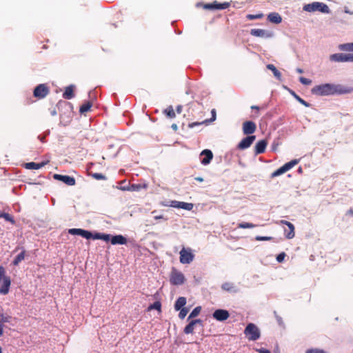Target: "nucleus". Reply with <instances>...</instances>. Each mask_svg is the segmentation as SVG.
Returning a JSON list of instances; mask_svg holds the SVG:
<instances>
[{
	"label": "nucleus",
	"instance_id": "338daca9",
	"mask_svg": "<svg viewBox=\"0 0 353 353\" xmlns=\"http://www.w3.org/2000/svg\"><path fill=\"white\" fill-rule=\"evenodd\" d=\"M154 218L157 219H161V218H163V216H157Z\"/></svg>",
	"mask_w": 353,
	"mask_h": 353
},
{
	"label": "nucleus",
	"instance_id": "7c9ffc66",
	"mask_svg": "<svg viewBox=\"0 0 353 353\" xmlns=\"http://www.w3.org/2000/svg\"><path fill=\"white\" fill-rule=\"evenodd\" d=\"M230 3L224 2L223 3H217L216 1L213 2V10H224L230 6Z\"/></svg>",
	"mask_w": 353,
	"mask_h": 353
},
{
	"label": "nucleus",
	"instance_id": "49530a36",
	"mask_svg": "<svg viewBox=\"0 0 353 353\" xmlns=\"http://www.w3.org/2000/svg\"><path fill=\"white\" fill-rule=\"evenodd\" d=\"M286 254L285 252H281L279 254L277 255L276 256V261L279 262V263H281L283 261L285 257Z\"/></svg>",
	"mask_w": 353,
	"mask_h": 353
},
{
	"label": "nucleus",
	"instance_id": "de8ad7c7",
	"mask_svg": "<svg viewBox=\"0 0 353 353\" xmlns=\"http://www.w3.org/2000/svg\"><path fill=\"white\" fill-rule=\"evenodd\" d=\"M272 238L270 236H256L255 239L256 241H270Z\"/></svg>",
	"mask_w": 353,
	"mask_h": 353
},
{
	"label": "nucleus",
	"instance_id": "a878e982",
	"mask_svg": "<svg viewBox=\"0 0 353 353\" xmlns=\"http://www.w3.org/2000/svg\"><path fill=\"white\" fill-rule=\"evenodd\" d=\"M186 304V298L183 296H181L178 298L174 303V309L176 311L180 310L183 308L185 305Z\"/></svg>",
	"mask_w": 353,
	"mask_h": 353
},
{
	"label": "nucleus",
	"instance_id": "37998d69",
	"mask_svg": "<svg viewBox=\"0 0 353 353\" xmlns=\"http://www.w3.org/2000/svg\"><path fill=\"white\" fill-rule=\"evenodd\" d=\"M294 97L296 98V99L299 102L301 103V104H303V105H305V107H309L310 106V104L305 101V100H303V99H301L299 96H298L297 94H294Z\"/></svg>",
	"mask_w": 353,
	"mask_h": 353
},
{
	"label": "nucleus",
	"instance_id": "72a5a7b5",
	"mask_svg": "<svg viewBox=\"0 0 353 353\" xmlns=\"http://www.w3.org/2000/svg\"><path fill=\"white\" fill-rule=\"evenodd\" d=\"M0 218H3L6 221L11 223L12 225L15 224V221L12 216L8 213L3 212L0 214Z\"/></svg>",
	"mask_w": 353,
	"mask_h": 353
},
{
	"label": "nucleus",
	"instance_id": "774afa93",
	"mask_svg": "<svg viewBox=\"0 0 353 353\" xmlns=\"http://www.w3.org/2000/svg\"><path fill=\"white\" fill-rule=\"evenodd\" d=\"M56 114H57V113H56V111H55V110H54L53 112H52V115H55Z\"/></svg>",
	"mask_w": 353,
	"mask_h": 353
},
{
	"label": "nucleus",
	"instance_id": "dca6fc26",
	"mask_svg": "<svg viewBox=\"0 0 353 353\" xmlns=\"http://www.w3.org/2000/svg\"><path fill=\"white\" fill-rule=\"evenodd\" d=\"M196 324L202 325L201 319L192 320L184 328L183 332L186 334L194 333V326Z\"/></svg>",
	"mask_w": 353,
	"mask_h": 353
},
{
	"label": "nucleus",
	"instance_id": "6e6d98bb",
	"mask_svg": "<svg viewBox=\"0 0 353 353\" xmlns=\"http://www.w3.org/2000/svg\"><path fill=\"white\" fill-rule=\"evenodd\" d=\"M176 111L178 113H181V111H182V106L181 105H179L177 108H176Z\"/></svg>",
	"mask_w": 353,
	"mask_h": 353
},
{
	"label": "nucleus",
	"instance_id": "13d9d810",
	"mask_svg": "<svg viewBox=\"0 0 353 353\" xmlns=\"http://www.w3.org/2000/svg\"><path fill=\"white\" fill-rule=\"evenodd\" d=\"M195 180H196V181H198L199 182L203 181V179L202 177H200V176L196 177Z\"/></svg>",
	"mask_w": 353,
	"mask_h": 353
},
{
	"label": "nucleus",
	"instance_id": "3c124183",
	"mask_svg": "<svg viewBox=\"0 0 353 353\" xmlns=\"http://www.w3.org/2000/svg\"><path fill=\"white\" fill-rule=\"evenodd\" d=\"M259 353H271V352L268 350L261 348L258 350Z\"/></svg>",
	"mask_w": 353,
	"mask_h": 353
},
{
	"label": "nucleus",
	"instance_id": "c756f323",
	"mask_svg": "<svg viewBox=\"0 0 353 353\" xmlns=\"http://www.w3.org/2000/svg\"><path fill=\"white\" fill-rule=\"evenodd\" d=\"M267 68L273 72L274 77L277 79L281 80V73L276 69V68L273 64H268Z\"/></svg>",
	"mask_w": 353,
	"mask_h": 353
},
{
	"label": "nucleus",
	"instance_id": "f257e3e1",
	"mask_svg": "<svg viewBox=\"0 0 353 353\" xmlns=\"http://www.w3.org/2000/svg\"><path fill=\"white\" fill-rule=\"evenodd\" d=\"M351 92L350 89L343 88L340 85L325 83L312 88V93L318 96H326L335 94H345Z\"/></svg>",
	"mask_w": 353,
	"mask_h": 353
},
{
	"label": "nucleus",
	"instance_id": "8fccbe9b",
	"mask_svg": "<svg viewBox=\"0 0 353 353\" xmlns=\"http://www.w3.org/2000/svg\"><path fill=\"white\" fill-rule=\"evenodd\" d=\"M201 123H199V122H192V123H190L188 124V127L190 128H194V127H195L196 125H201Z\"/></svg>",
	"mask_w": 353,
	"mask_h": 353
},
{
	"label": "nucleus",
	"instance_id": "9d476101",
	"mask_svg": "<svg viewBox=\"0 0 353 353\" xmlns=\"http://www.w3.org/2000/svg\"><path fill=\"white\" fill-rule=\"evenodd\" d=\"M68 233L72 235L81 236L86 239H90L92 236V233L91 232L81 228L69 229Z\"/></svg>",
	"mask_w": 353,
	"mask_h": 353
},
{
	"label": "nucleus",
	"instance_id": "6ab92c4d",
	"mask_svg": "<svg viewBox=\"0 0 353 353\" xmlns=\"http://www.w3.org/2000/svg\"><path fill=\"white\" fill-rule=\"evenodd\" d=\"M268 145V141L265 139L260 140L256 143L254 147V153L255 154H260L265 152L266 146Z\"/></svg>",
	"mask_w": 353,
	"mask_h": 353
},
{
	"label": "nucleus",
	"instance_id": "39448f33",
	"mask_svg": "<svg viewBox=\"0 0 353 353\" xmlns=\"http://www.w3.org/2000/svg\"><path fill=\"white\" fill-rule=\"evenodd\" d=\"M299 160L298 159H293L290 161V162L286 163L283 166L275 170L271 174V178H274L276 176H278L281 174H284L287 171L292 169L294 166H295L298 163Z\"/></svg>",
	"mask_w": 353,
	"mask_h": 353
},
{
	"label": "nucleus",
	"instance_id": "09e8293b",
	"mask_svg": "<svg viewBox=\"0 0 353 353\" xmlns=\"http://www.w3.org/2000/svg\"><path fill=\"white\" fill-rule=\"evenodd\" d=\"M203 8L207 10H213V3L205 4Z\"/></svg>",
	"mask_w": 353,
	"mask_h": 353
},
{
	"label": "nucleus",
	"instance_id": "864d4df0",
	"mask_svg": "<svg viewBox=\"0 0 353 353\" xmlns=\"http://www.w3.org/2000/svg\"><path fill=\"white\" fill-rule=\"evenodd\" d=\"M3 327H4V325H3L0 323V336H1L3 334Z\"/></svg>",
	"mask_w": 353,
	"mask_h": 353
},
{
	"label": "nucleus",
	"instance_id": "f03ea898",
	"mask_svg": "<svg viewBox=\"0 0 353 353\" xmlns=\"http://www.w3.org/2000/svg\"><path fill=\"white\" fill-rule=\"evenodd\" d=\"M244 334L249 341H256L260 338L259 329L254 323H250L244 330Z\"/></svg>",
	"mask_w": 353,
	"mask_h": 353
},
{
	"label": "nucleus",
	"instance_id": "473e14b6",
	"mask_svg": "<svg viewBox=\"0 0 353 353\" xmlns=\"http://www.w3.org/2000/svg\"><path fill=\"white\" fill-rule=\"evenodd\" d=\"M26 251L23 250L20 252L13 260L12 264L14 265H18L19 263L25 259Z\"/></svg>",
	"mask_w": 353,
	"mask_h": 353
},
{
	"label": "nucleus",
	"instance_id": "ddd939ff",
	"mask_svg": "<svg viewBox=\"0 0 353 353\" xmlns=\"http://www.w3.org/2000/svg\"><path fill=\"white\" fill-rule=\"evenodd\" d=\"M256 129V124L251 121H245L243 123V131L245 134H252Z\"/></svg>",
	"mask_w": 353,
	"mask_h": 353
},
{
	"label": "nucleus",
	"instance_id": "0e129e2a",
	"mask_svg": "<svg viewBox=\"0 0 353 353\" xmlns=\"http://www.w3.org/2000/svg\"><path fill=\"white\" fill-rule=\"evenodd\" d=\"M39 138L40 139L41 141H42V142L45 141V137H39Z\"/></svg>",
	"mask_w": 353,
	"mask_h": 353
},
{
	"label": "nucleus",
	"instance_id": "aec40b11",
	"mask_svg": "<svg viewBox=\"0 0 353 353\" xmlns=\"http://www.w3.org/2000/svg\"><path fill=\"white\" fill-rule=\"evenodd\" d=\"M201 156H204V158H203L201 161V163L203 165L209 164L213 158V154L212 151L207 149L201 152Z\"/></svg>",
	"mask_w": 353,
	"mask_h": 353
},
{
	"label": "nucleus",
	"instance_id": "a18cd8bd",
	"mask_svg": "<svg viewBox=\"0 0 353 353\" xmlns=\"http://www.w3.org/2000/svg\"><path fill=\"white\" fill-rule=\"evenodd\" d=\"M299 81L303 85H310L312 83V80L305 78L303 77H301L299 78Z\"/></svg>",
	"mask_w": 353,
	"mask_h": 353
},
{
	"label": "nucleus",
	"instance_id": "69168bd1",
	"mask_svg": "<svg viewBox=\"0 0 353 353\" xmlns=\"http://www.w3.org/2000/svg\"><path fill=\"white\" fill-rule=\"evenodd\" d=\"M276 319H277V320H278V321H279V323H281V317L276 316Z\"/></svg>",
	"mask_w": 353,
	"mask_h": 353
},
{
	"label": "nucleus",
	"instance_id": "680f3d73",
	"mask_svg": "<svg viewBox=\"0 0 353 353\" xmlns=\"http://www.w3.org/2000/svg\"><path fill=\"white\" fill-rule=\"evenodd\" d=\"M121 190H130V188H125V187H121L120 188Z\"/></svg>",
	"mask_w": 353,
	"mask_h": 353
},
{
	"label": "nucleus",
	"instance_id": "c85d7f7f",
	"mask_svg": "<svg viewBox=\"0 0 353 353\" xmlns=\"http://www.w3.org/2000/svg\"><path fill=\"white\" fill-rule=\"evenodd\" d=\"M92 103L91 101H87V102L84 103L83 104H82L80 106V108H79L80 113L81 114L86 113L87 112L90 110V108H92Z\"/></svg>",
	"mask_w": 353,
	"mask_h": 353
},
{
	"label": "nucleus",
	"instance_id": "412c9836",
	"mask_svg": "<svg viewBox=\"0 0 353 353\" xmlns=\"http://www.w3.org/2000/svg\"><path fill=\"white\" fill-rule=\"evenodd\" d=\"M111 243L112 245H125L127 243V239L123 235H115L111 238Z\"/></svg>",
	"mask_w": 353,
	"mask_h": 353
},
{
	"label": "nucleus",
	"instance_id": "e2e57ef3",
	"mask_svg": "<svg viewBox=\"0 0 353 353\" xmlns=\"http://www.w3.org/2000/svg\"><path fill=\"white\" fill-rule=\"evenodd\" d=\"M348 214L353 215V209H350L347 212Z\"/></svg>",
	"mask_w": 353,
	"mask_h": 353
},
{
	"label": "nucleus",
	"instance_id": "5fc2aeb1",
	"mask_svg": "<svg viewBox=\"0 0 353 353\" xmlns=\"http://www.w3.org/2000/svg\"><path fill=\"white\" fill-rule=\"evenodd\" d=\"M130 190H137L139 189V186L137 185L132 184Z\"/></svg>",
	"mask_w": 353,
	"mask_h": 353
},
{
	"label": "nucleus",
	"instance_id": "052dcab7",
	"mask_svg": "<svg viewBox=\"0 0 353 353\" xmlns=\"http://www.w3.org/2000/svg\"><path fill=\"white\" fill-rule=\"evenodd\" d=\"M172 128L173 130H177V125L176 124H172Z\"/></svg>",
	"mask_w": 353,
	"mask_h": 353
},
{
	"label": "nucleus",
	"instance_id": "f704fd0d",
	"mask_svg": "<svg viewBox=\"0 0 353 353\" xmlns=\"http://www.w3.org/2000/svg\"><path fill=\"white\" fill-rule=\"evenodd\" d=\"M201 310V306H197L195 308H194V310L191 312V313L188 316V320H190V319H193V318L197 316L200 314Z\"/></svg>",
	"mask_w": 353,
	"mask_h": 353
},
{
	"label": "nucleus",
	"instance_id": "f8f14e48",
	"mask_svg": "<svg viewBox=\"0 0 353 353\" xmlns=\"http://www.w3.org/2000/svg\"><path fill=\"white\" fill-rule=\"evenodd\" d=\"M256 139V136L250 135L243 139L241 142L238 144V149L239 150H245L248 148Z\"/></svg>",
	"mask_w": 353,
	"mask_h": 353
},
{
	"label": "nucleus",
	"instance_id": "4d7b16f0",
	"mask_svg": "<svg viewBox=\"0 0 353 353\" xmlns=\"http://www.w3.org/2000/svg\"><path fill=\"white\" fill-rule=\"evenodd\" d=\"M251 109L252 110H259L260 109V108L257 105H252L251 106Z\"/></svg>",
	"mask_w": 353,
	"mask_h": 353
},
{
	"label": "nucleus",
	"instance_id": "4c0bfd02",
	"mask_svg": "<svg viewBox=\"0 0 353 353\" xmlns=\"http://www.w3.org/2000/svg\"><path fill=\"white\" fill-rule=\"evenodd\" d=\"M263 16V13H259L256 14H249L246 16V18L249 20L260 19H262Z\"/></svg>",
	"mask_w": 353,
	"mask_h": 353
},
{
	"label": "nucleus",
	"instance_id": "20e7f679",
	"mask_svg": "<svg viewBox=\"0 0 353 353\" xmlns=\"http://www.w3.org/2000/svg\"><path fill=\"white\" fill-rule=\"evenodd\" d=\"M185 281L183 274L176 270L175 268H172L170 275V282L174 285H179L184 283Z\"/></svg>",
	"mask_w": 353,
	"mask_h": 353
},
{
	"label": "nucleus",
	"instance_id": "6e6552de",
	"mask_svg": "<svg viewBox=\"0 0 353 353\" xmlns=\"http://www.w3.org/2000/svg\"><path fill=\"white\" fill-rule=\"evenodd\" d=\"M53 178L55 180L62 181L67 185H74L76 183V180L73 176H70L68 175H62L59 174H54L53 175Z\"/></svg>",
	"mask_w": 353,
	"mask_h": 353
},
{
	"label": "nucleus",
	"instance_id": "f3484780",
	"mask_svg": "<svg viewBox=\"0 0 353 353\" xmlns=\"http://www.w3.org/2000/svg\"><path fill=\"white\" fill-rule=\"evenodd\" d=\"M250 34L254 37H271L272 34L270 32L263 29H252Z\"/></svg>",
	"mask_w": 353,
	"mask_h": 353
},
{
	"label": "nucleus",
	"instance_id": "a211bd4d",
	"mask_svg": "<svg viewBox=\"0 0 353 353\" xmlns=\"http://www.w3.org/2000/svg\"><path fill=\"white\" fill-rule=\"evenodd\" d=\"M11 284V280L10 276H3V284L0 288V294L6 295L9 292V288Z\"/></svg>",
	"mask_w": 353,
	"mask_h": 353
},
{
	"label": "nucleus",
	"instance_id": "7ed1b4c3",
	"mask_svg": "<svg viewBox=\"0 0 353 353\" xmlns=\"http://www.w3.org/2000/svg\"><path fill=\"white\" fill-rule=\"evenodd\" d=\"M303 10L307 12L320 11L323 13L329 12V7L321 2H313L312 3L306 4L303 6Z\"/></svg>",
	"mask_w": 353,
	"mask_h": 353
},
{
	"label": "nucleus",
	"instance_id": "2eb2a0df",
	"mask_svg": "<svg viewBox=\"0 0 353 353\" xmlns=\"http://www.w3.org/2000/svg\"><path fill=\"white\" fill-rule=\"evenodd\" d=\"M170 206L176 208H181L186 210H192L194 205L191 203H185L183 201H172Z\"/></svg>",
	"mask_w": 353,
	"mask_h": 353
},
{
	"label": "nucleus",
	"instance_id": "603ef678",
	"mask_svg": "<svg viewBox=\"0 0 353 353\" xmlns=\"http://www.w3.org/2000/svg\"><path fill=\"white\" fill-rule=\"evenodd\" d=\"M212 113V118H211V121H214L216 119V110L214 109H213L211 112Z\"/></svg>",
	"mask_w": 353,
	"mask_h": 353
},
{
	"label": "nucleus",
	"instance_id": "79ce46f5",
	"mask_svg": "<svg viewBox=\"0 0 353 353\" xmlns=\"http://www.w3.org/2000/svg\"><path fill=\"white\" fill-rule=\"evenodd\" d=\"M92 176L97 180H105L106 176L101 173H93Z\"/></svg>",
	"mask_w": 353,
	"mask_h": 353
},
{
	"label": "nucleus",
	"instance_id": "c03bdc74",
	"mask_svg": "<svg viewBox=\"0 0 353 353\" xmlns=\"http://www.w3.org/2000/svg\"><path fill=\"white\" fill-rule=\"evenodd\" d=\"M305 353H326L324 350L318 348H311L306 350Z\"/></svg>",
	"mask_w": 353,
	"mask_h": 353
},
{
	"label": "nucleus",
	"instance_id": "cd10ccee",
	"mask_svg": "<svg viewBox=\"0 0 353 353\" xmlns=\"http://www.w3.org/2000/svg\"><path fill=\"white\" fill-rule=\"evenodd\" d=\"M57 108L60 110L61 109H63V108H65V109H68L70 110V114L72 112V104L69 102H67V101H60L58 102L57 105Z\"/></svg>",
	"mask_w": 353,
	"mask_h": 353
},
{
	"label": "nucleus",
	"instance_id": "5701e85b",
	"mask_svg": "<svg viewBox=\"0 0 353 353\" xmlns=\"http://www.w3.org/2000/svg\"><path fill=\"white\" fill-rule=\"evenodd\" d=\"M46 162H41L39 163H37L34 162L27 163L25 165V168L30 170H39L43 168L45 165H46Z\"/></svg>",
	"mask_w": 353,
	"mask_h": 353
},
{
	"label": "nucleus",
	"instance_id": "bf43d9fd",
	"mask_svg": "<svg viewBox=\"0 0 353 353\" xmlns=\"http://www.w3.org/2000/svg\"><path fill=\"white\" fill-rule=\"evenodd\" d=\"M296 72H297L298 73L301 74V73H303V70L301 68H296Z\"/></svg>",
	"mask_w": 353,
	"mask_h": 353
},
{
	"label": "nucleus",
	"instance_id": "9b49d317",
	"mask_svg": "<svg viewBox=\"0 0 353 353\" xmlns=\"http://www.w3.org/2000/svg\"><path fill=\"white\" fill-rule=\"evenodd\" d=\"M212 316L216 321H224L229 318L230 313L226 310L218 309L213 312Z\"/></svg>",
	"mask_w": 353,
	"mask_h": 353
},
{
	"label": "nucleus",
	"instance_id": "423d86ee",
	"mask_svg": "<svg viewBox=\"0 0 353 353\" xmlns=\"http://www.w3.org/2000/svg\"><path fill=\"white\" fill-rule=\"evenodd\" d=\"M330 60L334 62H353V54H333L330 56Z\"/></svg>",
	"mask_w": 353,
	"mask_h": 353
},
{
	"label": "nucleus",
	"instance_id": "4be33fe9",
	"mask_svg": "<svg viewBox=\"0 0 353 353\" xmlns=\"http://www.w3.org/2000/svg\"><path fill=\"white\" fill-rule=\"evenodd\" d=\"M268 19L275 24H279L282 21V18L277 12H271L268 15Z\"/></svg>",
	"mask_w": 353,
	"mask_h": 353
},
{
	"label": "nucleus",
	"instance_id": "c9c22d12",
	"mask_svg": "<svg viewBox=\"0 0 353 353\" xmlns=\"http://www.w3.org/2000/svg\"><path fill=\"white\" fill-rule=\"evenodd\" d=\"M164 113L167 115V117L170 118H174L176 117V114L172 106L170 105L166 109L164 110Z\"/></svg>",
	"mask_w": 353,
	"mask_h": 353
},
{
	"label": "nucleus",
	"instance_id": "4468645a",
	"mask_svg": "<svg viewBox=\"0 0 353 353\" xmlns=\"http://www.w3.org/2000/svg\"><path fill=\"white\" fill-rule=\"evenodd\" d=\"M281 224L285 225L288 227L289 231H285V236L288 239H293L295 236L294 232V225L290 223V221H285V220H281L280 221Z\"/></svg>",
	"mask_w": 353,
	"mask_h": 353
},
{
	"label": "nucleus",
	"instance_id": "58836bf2",
	"mask_svg": "<svg viewBox=\"0 0 353 353\" xmlns=\"http://www.w3.org/2000/svg\"><path fill=\"white\" fill-rule=\"evenodd\" d=\"M256 225L254 224L251 223H240L238 224V228H242V229L253 228Z\"/></svg>",
	"mask_w": 353,
	"mask_h": 353
},
{
	"label": "nucleus",
	"instance_id": "ea45409f",
	"mask_svg": "<svg viewBox=\"0 0 353 353\" xmlns=\"http://www.w3.org/2000/svg\"><path fill=\"white\" fill-rule=\"evenodd\" d=\"M161 304L159 301H155L153 304L150 305L148 307V310H157L158 311H161Z\"/></svg>",
	"mask_w": 353,
	"mask_h": 353
},
{
	"label": "nucleus",
	"instance_id": "2f4dec72",
	"mask_svg": "<svg viewBox=\"0 0 353 353\" xmlns=\"http://www.w3.org/2000/svg\"><path fill=\"white\" fill-rule=\"evenodd\" d=\"M339 50L345 52H353V42L341 44L339 46Z\"/></svg>",
	"mask_w": 353,
	"mask_h": 353
},
{
	"label": "nucleus",
	"instance_id": "b1692460",
	"mask_svg": "<svg viewBox=\"0 0 353 353\" xmlns=\"http://www.w3.org/2000/svg\"><path fill=\"white\" fill-rule=\"evenodd\" d=\"M92 239H101L105 241H111V236L110 234H104V233H98L96 232L94 234H92V236L91 237Z\"/></svg>",
	"mask_w": 353,
	"mask_h": 353
},
{
	"label": "nucleus",
	"instance_id": "a19ab883",
	"mask_svg": "<svg viewBox=\"0 0 353 353\" xmlns=\"http://www.w3.org/2000/svg\"><path fill=\"white\" fill-rule=\"evenodd\" d=\"M179 317L181 319H183L188 312V309L187 307H183L179 310Z\"/></svg>",
	"mask_w": 353,
	"mask_h": 353
},
{
	"label": "nucleus",
	"instance_id": "393cba45",
	"mask_svg": "<svg viewBox=\"0 0 353 353\" xmlns=\"http://www.w3.org/2000/svg\"><path fill=\"white\" fill-rule=\"evenodd\" d=\"M74 97V89L72 85H70L65 88L64 92L63 93V97L65 99H71Z\"/></svg>",
	"mask_w": 353,
	"mask_h": 353
},
{
	"label": "nucleus",
	"instance_id": "1a4fd4ad",
	"mask_svg": "<svg viewBox=\"0 0 353 353\" xmlns=\"http://www.w3.org/2000/svg\"><path fill=\"white\" fill-rule=\"evenodd\" d=\"M180 254V262L183 264H188L193 261V254L186 250L184 248L179 252Z\"/></svg>",
	"mask_w": 353,
	"mask_h": 353
},
{
	"label": "nucleus",
	"instance_id": "e433bc0d",
	"mask_svg": "<svg viewBox=\"0 0 353 353\" xmlns=\"http://www.w3.org/2000/svg\"><path fill=\"white\" fill-rule=\"evenodd\" d=\"M12 317L9 315L1 314L0 316V323L3 325L6 323H9L11 321Z\"/></svg>",
	"mask_w": 353,
	"mask_h": 353
},
{
	"label": "nucleus",
	"instance_id": "bb28decb",
	"mask_svg": "<svg viewBox=\"0 0 353 353\" xmlns=\"http://www.w3.org/2000/svg\"><path fill=\"white\" fill-rule=\"evenodd\" d=\"M221 288L223 290L229 292H236L237 291L235 285L232 283H230V282H225V283H223L221 285Z\"/></svg>",
	"mask_w": 353,
	"mask_h": 353
},
{
	"label": "nucleus",
	"instance_id": "0eeeda50",
	"mask_svg": "<svg viewBox=\"0 0 353 353\" xmlns=\"http://www.w3.org/2000/svg\"><path fill=\"white\" fill-rule=\"evenodd\" d=\"M49 92V88L46 84H39L34 88L33 95L34 97L41 99L46 97Z\"/></svg>",
	"mask_w": 353,
	"mask_h": 353
}]
</instances>
